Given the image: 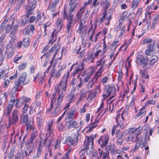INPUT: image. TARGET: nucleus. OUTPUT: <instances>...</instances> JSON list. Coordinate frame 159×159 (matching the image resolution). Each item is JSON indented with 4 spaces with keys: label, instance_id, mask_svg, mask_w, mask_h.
Listing matches in <instances>:
<instances>
[{
    "label": "nucleus",
    "instance_id": "nucleus-10",
    "mask_svg": "<svg viewBox=\"0 0 159 159\" xmlns=\"http://www.w3.org/2000/svg\"><path fill=\"white\" fill-rule=\"evenodd\" d=\"M19 117L18 115V111L14 110L12 113L11 117L9 119V125H11L16 123L18 121Z\"/></svg>",
    "mask_w": 159,
    "mask_h": 159
},
{
    "label": "nucleus",
    "instance_id": "nucleus-49",
    "mask_svg": "<svg viewBox=\"0 0 159 159\" xmlns=\"http://www.w3.org/2000/svg\"><path fill=\"white\" fill-rule=\"evenodd\" d=\"M46 76V75L44 74L38 80L39 81V84H42L43 83L45 82Z\"/></svg>",
    "mask_w": 159,
    "mask_h": 159
},
{
    "label": "nucleus",
    "instance_id": "nucleus-47",
    "mask_svg": "<svg viewBox=\"0 0 159 159\" xmlns=\"http://www.w3.org/2000/svg\"><path fill=\"white\" fill-rule=\"evenodd\" d=\"M18 152H19L20 153V156H21L22 157L21 159H24L27 156V152L25 151H18Z\"/></svg>",
    "mask_w": 159,
    "mask_h": 159
},
{
    "label": "nucleus",
    "instance_id": "nucleus-16",
    "mask_svg": "<svg viewBox=\"0 0 159 159\" xmlns=\"http://www.w3.org/2000/svg\"><path fill=\"white\" fill-rule=\"evenodd\" d=\"M36 0H29L28 5L26 8L27 11L33 13L34 11V9L36 7Z\"/></svg>",
    "mask_w": 159,
    "mask_h": 159
},
{
    "label": "nucleus",
    "instance_id": "nucleus-51",
    "mask_svg": "<svg viewBox=\"0 0 159 159\" xmlns=\"http://www.w3.org/2000/svg\"><path fill=\"white\" fill-rule=\"evenodd\" d=\"M22 99L25 104L29 103L31 101V99L30 98L23 97Z\"/></svg>",
    "mask_w": 159,
    "mask_h": 159
},
{
    "label": "nucleus",
    "instance_id": "nucleus-34",
    "mask_svg": "<svg viewBox=\"0 0 159 159\" xmlns=\"http://www.w3.org/2000/svg\"><path fill=\"white\" fill-rule=\"evenodd\" d=\"M140 0H133L132 2L131 8L133 9H135L138 6Z\"/></svg>",
    "mask_w": 159,
    "mask_h": 159
},
{
    "label": "nucleus",
    "instance_id": "nucleus-6",
    "mask_svg": "<svg viewBox=\"0 0 159 159\" xmlns=\"http://www.w3.org/2000/svg\"><path fill=\"white\" fill-rule=\"evenodd\" d=\"M63 69V66L61 65H58L57 67L55 68L53 67L50 73L51 76L49 80L53 76H55L57 78L60 77L62 70Z\"/></svg>",
    "mask_w": 159,
    "mask_h": 159
},
{
    "label": "nucleus",
    "instance_id": "nucleus-37",
    "mask_svg": "<svg viewBox=\"0 0 159 159\" xmlns=\"http://www.w3.org/2000/svg\"><path fill=\"white\" fill-rule=\"evenodd\" d=\"M25 0H20L19 1V2L18 3H19L18 5H17L14 8V11H18L20 9V7L25 2Z\"/></svg>",
    "mask_w": 159,
    "mask_h": 159
},
{
    "label": "nucleus",
    "instance_id": "nucleus-15",
    "mask_svg": "<svg viewBox=\"0 0 159 159\" xmlns=\"http://www.w3.org/2000/svg\"><path fill=\"white\" fill-rule=\"evenodd\" d=\"M148 59L147 57L141 56L140 57H138L136 58V62L139 65L143 66V67L147 64Z\"/></svg>",
    "mask_w": 159,
    "mask_h": 159
},
{
    "label": "nucleus",
    "instance_id": "nucleus-18",
    "mask_svg": "<svg viewBox=\"0 0 159 159\" xmlns=\"http://www.w3.org/2000/svg\"><path fill=\"white\" fill-rule=\"evenodd\" d=\"M11 39L8 42V43L6 46V49H9L12 47L16 46V42L17 41V38L16 37H10Z\"/></svg>",
    "mask_w": 159,
    "mask_h": 159
},
{
    "label": "nucleus",
    "instance_id": "nucleus-11",
    "mask_svg": "<svg viewBox=\"0 0 159 159\" xmlns=\"http://www.w3.org/2000/svg\"><path fill=\"white\" fill-rule=\"evenodd\" d=\"M137 138V142L135 146V150H138L139 147L143 148L146 145L145 139L144 138L143 136H141Z\"/></svg>",
    "mask_w": 159,
    "mask_h": 159
},
{
    "label": "nucleus",
    "instance_id": "nucleus-50",
    "mask_svg": "<svg viewBox=\"0 0 159 159\" xmlns=\"http://www.w3.org/2000/svg\"><path fill=\"white\" fill-rule=\"evenodd\" d=\"M135 130V133L136 134L135 138H138V135L141 133L142 128L139 127L137 128H136Z\"/></svg>",
    "mask_w": 159,
    "mask_h": 159
},
{
    "label": "nucleus",
    "instance_id": "nucleus-30",
    "mask_svg": "<svg viewBox=\"0 0 159 159\" xmlns=\"http://www.w3.org/2000/svg\"><path fill=\"white\" fill-rule=\"evenodd\" d=\"M100 4L105 9H108L109 7V2L107 0H101Z\"/></svg>",
    "mask_w": 159,
    "mask_h": 159
},
{
    "label": "nucleus",
    "instance_id": "nucleus-59",
    "mask_svg": "<svg viewBox=\"0 0 159 159\" xmlns=\"http://www.w3.org/2000/svg\"><path fill=\"white\" fill-rule=\"evenodd\" d=\"M26 127V129L27 130H28L30 128L32 125V122L31 121L29 122L27 121L26 123H25Z\"/></svg>",
    "mask_w": 159,
    "mask_h": 159
},
{
    "label": "nucleus",
    "instance_id": "nucleus-33",
    "mask_svg": "<svg viewBox=\"0 0 159 159\" xmlns=\"http://www.w3.org/2000/svg\"><path fill=\"white\" fill-rule=\"evenodd\" d=\"M53 142V140H48V139L47 137L45 139L44 144V145L49 148L50 147L52 143Z\"/></svg>",
    "mask_w": 159,
    "mask_h": 159
},
{
    "label": "nucleus",
    "instance_id": "nucleus-12",
    "mask_svg": "<svg viewBox=\"0 0 159 159\" xmlns=\"http://www.w3.org/2000/svg\"><path fill=\"white\" fill-rule=\"evenodd\" d=\"M34 30V26L32 25H29L27 26L23 31L24 34H28L29 36H32Z\"/></svg>",
    "mask_w": 159,
    "mask_h": 159
},
{
    "label": "nucleus",
    "instance_id": "nucleus-3",
    "mask_svg": "<svg viewBox=\"0 0 159 159\" xmlns=\"http://www.w3.org/2000/svg\"><path fill=\"white\" fill-rule=\"evenodd\" d=\"M27 76V73L26 72L23 73L20 76L19 79L15 81V87H14L12 90L13 91L15 89V92L18 91H20V89H19L20 84H22L23 85H25L27 84L28 82L26 80Z\"/></svg>",
    "mask_w": 159,
    "mask_h": 159
},
{
    "label": "nucleus",
    "instance_id": "nucleus-62",
    "mask_svg": "<svg viewBox=\"0 0 159 159\" xmlns=\"http://www.w3.org/2000/svg\"><path fill=\"white\" fill-rule=\"evenodd\" d=\"M17 100V98L16 97V95H15L14 94L12 95L11 96V101L12 102L14 103L16 100Z\"/></svg>",
    "mask_w": 159,
    "mask_h": 159
},
{
    "label": "nucleus",
    "instance_id": "nucleus-45",
    "mask_svg": "<svg viewBox=\"0 0 159 159\" xmlns=\"http://www.w3.org/2000/svg\"><path fill=\"white\" fill-rule=\"evenodd\" d=\"M94 85V81L93 80H91L90 81H89L88 84V85L87 86V88L89 89H90L92 88Z\"/></svg>",
    "mask_w": 159,
    "mask_h": 159
},
{
    "label": "nucleus",
    "instance_id": "nucleus-35",
    "mask_svg": "<svg viewBox=\"0 0 159 159\" xmlns=\"http://www.w3.org/2000/svg\"><path fill=\"white\" fill-rule=\"evenodd\" d=\"M158 60V57L156 56H153L151 57L150 64V65L153 66L154 63L157 62Z\"/></svg>",
    "mask_w": 159,
    "mask_h": 159
},
{
    "label": "nucleus",
    "instance_id": "nucleus-52",
    "mask_svg": "<svg viewBox=\"0 0 159 159\" xmlns=\"http://www.w3.org/2000/svg\"><path fill=\"white\" fill-rule=\"evenodd\" d=\"M81 46H76L73 50V53L77 54L81 50Z\"/></svg>",
    "mask_w": 159,
    "mask_h": 159
},
{
    "label": "nucleus",
    "instance_id": "nucleus-8",
    "mask_svg": "<svg viewBox=\"0 0 159 159\" xmlns=\"http://www.w3.org/2000/svg\"><path fill=\"white\" fill-rule=\"evenodd\" d=\"M85 21L83 19H81L77 30L78 33L84 35H86V31L88 29L87 25L84 24Z\"/></svg>",
    "mask_w": 159,
    "mask_h": 159
},
{
    "label": "nucleus",
    "instance_id": "nucleus-32",
    "mask_svg": "<svg viewBox=\"0 0 159 159\" xmlns=\"http://www.w3.org/2000/svg\"><path fill=\"white\" fill-rule=\"evenodd\" d=\"M43 147L41 143L39 144V146L37 149V152L36 154V157H39L41 154Z\"/></svg>",
    "mask_w": 159,
    "mask_h": 159
},
{
    "label": "nucleus",
    "instance_id": "nucleus-24",
    "mask_svg": "<svg viewBox=\"0 0 159 159\" xmlns=\"http://www.w3.org/2000/svg\"><path fill=\"white\" fill-rule=\"evenodd\" d=\"M98 122V120H95V121L93 124H90L88 126L89 129L87 131V133L90 132L93 128L96 127L97 126V124Z\"/></svg>",
    "mask_w": 159,
    "mask_h": 159
},
{
    "label": "nucleus",
    "instance_id": "nucleus-23",
    "mask_svg": "<svg viewBox=\"0 0 159 159\" xmlns=\"http://www.w3.org/2000/svg\"><path fill=\"white\" fill-rule=\"evenodd\" d=\"M28 116L27 115L24 114L23 113L21 115L20 117V121L21 123L25 124L28 121Z\"/></svg>",
    "mask_w": 159,
    "mask_h": 159
},
{
    "label": "nucleus",
    "instance_id": "nucleus-54",
    "mask_svg": "<svg viewBox=\"0 0 159 159\" xmlns=\"http://www.w3.org/2000/svg\"><path fill=\"white\" fill-rule=\"evenodd\" d=\"M36 109V107H34V105H31L30 108L29 113L30 114H33L35 111Z\"/></svg>",
    "mask_w": 159,
    "mask_h": 159
},
{
    "label": "nucleus",
    "instance_id": "nucleus-20",
    "mask_svg": "<svg viewBox=\"0 0 159 159\" xmlns=\"http://www.w3.org/2000/svg\"><path fill=\"white\" fill-rule=\"evenodd\" d=\"M121 24H119L115 29V30L117 32H120V36H121L123 35L124 33L125 32L126 30V26H124L122 27H121Z\"/></svg>",
    "mask_w": 159,
    "mask_h": 159
},
{
    "label": "nucleus",
    "instance_id": "nucleus-29",
    "mask_svg": "<svg viewBox=\"0 0 159 159\" xmlns=\"http://www.w3.org/2000/svg\"><path fill=\"white\" fill-rule=\"evenodd\" d=\"M145 108V107L144 106L142 108H141L140 110V111L136 115V116L138 117L141 116H143L145 115L146 112V111L144 110Z\"/></svg>",
    "mask_w": 159,
    "mask_h": 159
},
{
    "label": "nucleus",
    "instance_id": "nucleus-48",
    "mask_svg": "<svg viewBox=\"0 0 159 159\" xmlns=\"http://www.w3.org/2000/svg\"><path fill=\"white\" fill-rule=\"evenodd\" d=\"M154 41H153L152 39L150 38H146L145 39H144L143 41V42L142 43V44H149L151 42H153Z\"/></svg>",
    "mask_w": 159,
    "mask_h": 159
},
{
    "label": "nucleus",
    "instance_id": "nucleus-46",
    "mask_svg": "<svg viewBox=\"0 0 159 159\" xmlns=\"http://www.w3.org/2000/svg\"><path fill=\"white\" fill-rule=\"evenodd\" d=\"M14 153V149H11L7 155V157L9 159H13V158Z\"/></svg>",
    "mask_w": 159,
    "mask_h": 159
},
{
    "label": "nucleus",
    "instance_id": "nucleus-57",
    "mask_svg": "<svg viewBox=\"0 0 159 159\" xmlns=\"http://www.w3.org/2000/svg\"><path fill=\"white\" fill-rule=\"evenodd\" d=\"M5 30L7 33H9L11 30V25H7L5 26Z\"/></svg>",
    "mask_w": 159,
    "mask_h": 159
},
{
    "label": "nucleus",
    "instance_id": "nucleus-64",
    "mask_svg": "<svg viewBox=\"0 0 159 159\" xmlns=\"http://www.w3.org/2000/svg\"><path fill=\"white\" fill-rule=\"evenodd\" d=\"M58 128L59 130L62 131L64 129L62 124L60 123H58Z\"/></svg>",
    "mask_w": 159,
    "mask_h": 159
},
{
    "label": "nucleus",
    "instance_id": "nucleus-58",
    "mask_svg": "<svg viewBox=\"0 0 159 159\" xmlns=\"http://www.w3.org/2000/svg\"><path fill=\"white\" fill-rule=\"evenodd\" d=\"M29 107L28 104H25L23 109V113H25Z\"/></svg>",
    "mask_w": 159,
    "mask_h": 159
},
{
    "label": "nucleus",
    "instance_id": "nucleus-43",
    "mask_svg": "<svg viewBox=\"0 0 159 159\" xmlns=\"http://www.w3.org/2000/svg\"><path fill=\"white\" fill-rule=\"evenodd\" d=\"M14 48V47H12L11 48H10L9 49H7V52H8V55L10 57H11L14 54V52L13 50Z\"/></svg>",
    "mask_w": 159,
    "mask_h": 159
},
{
    "label": "nucleus",
    "instance_id": "nucleus-9",
    "mask_svg": "<svg viewBox=\"0 0 159 159\" xmlns=\"http://www.w3.org/2000/svg\"><path fill=\"white\" fill-rule=\"evenodd\" d=\"M87 140H85L84 144L86 146V151L87 152L88 150L90 148L92 149L93 145V141L94 139V136L91 135L90 136H87Z\"/></svg>",
    "mask_w": 159,
    "mask_h": 159
},
{
    "label": "nucleus",
    "instance_id": "nucleus-38",
    "mask_svg": "<svg viewBox=\"0 0 159 159\" xmlns=\"http://www.w3.org/2000/svg\"><path fill=\"white\" fill-rule=\"evenodd\" d=\"M22 43L23 46L25 48H27L30 45V43L28 38L24 39Z\"/></svg>",
    "mask_w": 159,
    "mask_h": 159
},
{
    "label": "nucleus",
    "instance_id": "nucleus-60",
    "mask_svg": "<svg viewBox=\"0 0 159 159\" xmlns=\"http://www.w3.org/2000/svg\"><path fill=\"white\" fill-rule=\"evenodd\" d=\"M16 32L17 30L12 29V30L11 31L9 35V37H16V36H15V35L16 33Z\"/></svg>",
    "mask_w": 159,
    "mask_h": 159
},
{
    "label": "nucleus",
    "instance_id": "nucleus-7",
    "mask_svg": "<svg viewBox=\"0 0 159 159\" xmlns=\"http://www.w3.org/2000/svg\"><path fill=\"white\" fill-rule=\"evenodd\" d=\"M77 143V136L75 135L74 136H68L66 137L65 142L64 143H66L69 147H71L72 146H75Z\"/></svg>",
    "mask_w": 159,
    "mask_h": 159
},
{
    "label": "nucleus",
    "instance_id": "nucleus-41",
    "mask_svg": "<svg viewBox=\"0 0 159 159\" xmlns=\"http://www.w3.org/2000/svg\"><path fill=\"white\" fill-rule=\"evenodd\" d=\"M23 100L22 98H19L17 100L16 102V107L17 108L20 107L22 105Z\"/></svg>",
    "mask_w": 159,
    "mask_h": 159
},
{
    "label": "nucleus",
    "instance_id": "nucleus-31",
    "mask_svg": "<svg viewBox=\"0 0 159 159\" xmlns=\"http://www.w3.org/2000/svg\"><path fill=\"white\" fill-rule=\"evenodd\" d=\"M53 124V121H50L48 122L47 126V128L48 130L49 131V133L50 134H51L53 132L52 129V128Z\"/></svg>",
    "mask_w": 159,
    "mask_h": 159
},
{
    "label": "nucleus",
    "instance_id": "nucleus-61",
    "mask_svg": "<svg viewBox=\"0 0 159 159\" xmlns=\"http://www.w3.org/2000/svg\"><path fill=\"white\" fill-rule=\"evenodd\" d=\"M37 135V134L36 132L35 131L33 132L31 134L30 139L34 140L35 139Z\"/></svg>",
    "mask_w": 159,
    "mask_h": 159
},
{
    "label": "nucleus",
    "instance_id": "nucleus-25",
    "mask_svg": "<svg viewBox=\"0 0 159 159\" xmlns=\"http://www.w3.org/2000/svg\"><path fill=\"white\" fill-rule=\"evenodd\" d=\"M68 98L70 100V102H72L75 100L76 97L72 91L70 92L68 95Z\"/></svg>",
    "mask_w": 159,
    "mask_h": 159
},
{
    "label": "nucleus",
    "instance_id": "nucleus-36",
    "mask_svg": "<svg viewBox=\"0 0 159 159\" xmlns=\"http://www.w3.org/2000/svg\"><path fill=\"white\" fill-rule=\"evenodd\" d=\"M121 117L120 115L117 116L116 117V121L117 123V125L120 126L123 125V120H120Z\"/></svg>",
    "mask_w": 159,
    "mask_h": 159
},
{
    "label": "nucleus",
    "instance_id": "nucleus-1",
    "mask_svg": "<svg viewBox=\"0 0 159 159\" xmlns=\"http://www.w3.org/2000/svg\"><path fill=\"white\" fill-rule=\"evenodd\" d=\"M76 0H70L69 6L70 8L68 10L69 13L66 11V5L64 8L63 16L65 19H66L67 21V23L66 25L67 32L68 33L71 30V28L73 27L74 24H76L75 19H74V16L71 13L73 12L77 8L78 4L76 2Z\"/></svg>",
    "mask_w": 159,
    "mask_h": 159
},
{
    "label": "nucleus",
    "instance_id": "nucleus-19",
    "mask_svg": "<svg viewBox=\"0 0 159 159\" xmlns=\"http://www.w3.org/2000/svg\"><path fill=\"white\" fill-rule=\"evenodd\" d=\"M66 124L68 125V129L71 128H77L78 126L77 123L75 121L73 120L67 122Z\"/></svg>",
    "mask_w": 159,
    "mask_h": 159
},
{
    "label": "nucleus",
    "instance_id": "nucleus-26",
    "mask_svg": "<svg viewBox=\"0 0 159 159\" xmlns=\"http://www.w3.org/2000/svg\"><path fill=\"white\" fill-rule=\"evenodd\" d=\"M4 50V48L3 46H0V66L3 64L4 57L2 55L3 52Z\"/></svg>",
    "mask_w": 159,
    "mask_h": 159
},
{
    "label": "nucleus",
    "instance_id": "nucleus-55",
    "mask_svg": "<svg viewBox=\"0 0 159 159\" xmlns=\"http://www.w3.org/2000/svg\"><path fill=\"white\" fill-rule=\"evenodd\" d=\"M84 12L81 11L80 10L76 14V16L77 19H80L81 18L82 15Z\"/></svg>",
    "mask_w": 159,
    "mask_h": 159
},
{
    "label": "nucleus",
    "instance_id": "nucleus-53",
    "mask_svg": "<svg viewBox=\"0 0 159 159\" xmlns=\"http://www.w3.org/2000/svg\"><path fill=\"white\" fill-rule=\"evenodd\" d=\"M75 110H71L68 113L67 118L69 119H71L72 118L74 114Z\"/></svg>",
    "mask_w": 159,
    "mask_h": 159
},
{
    "label": "nucleus",
    "instance_id": "nucleus-63",
    "mask_svg": "<svg viewBox=\"0 0 159 159\" xmlns=\"http://www.w3.org/2000/svg\"><path fill=\"white\" fill-rule=\"evenodd\" d=\"M82 71L81 70H79V69L77 67L76 69L75 70V72L73 73V75L74 76L76 74H77L78 75L77 76V79L79 78V77L80 76L79 74L81 73Z\"/></svg>",
    "mask_w": 159,
    "mask_h": 159
},
{
    "label": "nucleus",
    "instance_id": "nucleus-17",
    "mask_svg": "<svg viewBox=\"0 0 159 159\" xmlns=\"http://www.w3.org/2000/svg\"><path fill=\"white\" fill-rule=\"evenodd\" d=\"M155 48L154 42H151L147 45V49L145 51V54L148 55H150L154 50Z\"/></svg>",
    "mask_w": 159,
    "mask_h": 159
},
{
    "label": "nucleus",
    "instance_id": "nucleus-22",
    "mask_svg": "<svg viewBox=\"0 0 159 159\" xmlns=\"http://www.w3.org/2000/svg\"><path fill=\"white\" fill-rule=\"evenodd\" d=\"M13 106V104H10L8 105L4 112L6 116H7L9 115L12 110Z\"/></svg>",
    "mask_w": 159,
    "mask_h": 159
},
{
    "label": "nucleus",
    "instance_id": "nucleus-39",
    "mask_svg": "<svg viewBox=\"0 0 159 159\" xmlns=\"http://www.w3.org/2000/svg\"><path fill=\"white\" fill-rule=\"evenodd\" d=\"M135 138L134 136H133V135H129V136L127 137H126L125 139V140L127 142H130V141H133V142L135 140Z\"/></svg>",
    "mask_w": 159,
    "mask_h": 159
},
{
    "label": "nucleus",
    "instance_id": "nucleus-13",
    "mask_svg": "<svg viewBox=\"0 0 159 159\" xmlns=\"http://www.w3.org/2000/svg\"><path fill=\"white\" fill-rule=\"evenodd\" d=\"M107 9H105L103 15H105L106 20L107 21V22L105 23V25H108L110 23V20L111 19V16L112 14L113 10L110 9L108 12H107Z\"/></svg>",
    "mask_w": 159,
    "mask_h": 159
},
{
    "label": "nucleus",
    "instance_id": "nucleus-40",
    "mask_svg": "<svg viewBox=\"0 0 159 159\" xmlns=\"http://www.w3.org/2000/svg\"><path fill=\"white\" fill-rule=\"evenodd\" d=\"M8 135H5L3 136V140L2 143V146L5 148L8 142Z\"/></svg>",
    "mask_w": 159,
    "mask_h": 159
},
{
    "label": "nucleus",
    "instance_id": "nucleus-28",
    "mask_svg": "<svg viewBox=\"0 0 159 159\" xmlns=\"http://www.w3.org/2000/svg\"><path fill=\"white\" fill-rule=\"evenodd\" d=\"M56 48L55 46L52 47L48 53L41 57V59L42 60L44 56H45V57H48V58H49V57L51 55L52 52L55 50Z\"/></svg>",
    "mask_w": 159,
    "mask_h": 159
},
{
    "label": "nucleus",
    "instance_id": "nucleus-4",
    "mask_svg": "<svg viewBox=\"0 0 159 159\" xmlns=\"http://www.w3.org/2000/svg\"><path fill=\"white\" fill-rule=\"evenodd\" d=\"M116 94V89L115 87L111 86L109 87L108 89L104 91L103 95V97L105 98H107L109 96H111L108 101H109L114 97Z\"/></svg>",
    "mask_w": 159,
    "mask_h": 159
},
{
    "label": "nucleus",
    "instance_id": "nucleus-56",
    "mask_svg": "<svg viewBox=\"0 0 159 159\" xmlns=\"http://www.w3.org/2000/svg\"><path fill=\"white\" fill-rule=\"evenodd\" d=\"M26 66V63H23L20 64L18 66V70H21L24 69Z\"/></svg>",
    "mask_w": 159,
    "mask_h": 159
},
{
    "label": "nucleus",
    "instance_id": "nucleus-27",
    "mask_svg": "<svg viewBox=\"0 0 159 159\" xmlns=\"http://www.w3.org/2000/svg\"><path fill=\"white\" fill-rule=\"evenodd\" d=\"M106 149L107 150H109L111 152H113L115 150V145L110 143L106 147Z\"/></svg>",
    "mask_w": 159,
    "mask_h": 159
},
{
    "label": "nucleus",
    "instance_id": "nucleus-42",
    "mask_svg": "<svg viewBox=\"0 0 159 159\" xmlns=\"http://www.w3.org/2000/svg\"><path fill=\"white\" fill-rule=\"evenodd\" d=\"M56 24L58 27H59L60 29H61L63 25L62 19L60 18H58L56 22Z\"/></svg>",
    "mask_w": 159,
    "mask_h": 159
},
{
    "label": "nucleus",
    "instance_id": "nucleus-44",
    "mask_svg": "<svg viewBox=\"0 0 159 159\" xmlns=\"http://www.w3.org/2000/svg\"><path fill=\"white\" fill-rule=\"evenodd\" d=\"M61 143V139L60 138H58L56 140V143L55 145V149L59 148Z\"/></svg>",
    "mask_w": 159,
    "mask_h": 159
},
{
    "label": "nucleus",
    "instance_id": "nucleus-2",
    "mask_svg": "<svg viewBox=\"0 0 159 159\" xmlns=\"http://www.w3.org/2000/svg\"><path fill=\"white\" fill-rule=\"evenodd\" d=\"M69 76V72L68 71L66 74H65L62 77V80L60 81L59 85H57L55 87V93L58 95L57 101L59 102H61L62 101L65 94Z\"/></svg>",
    "mask_w": 159,
    "mask_h": 159
},
{
    "label": "nucleus",
    "instance_id": "nucleus-14",
    "mask_svg": "<svg viewBox=\"0 0 159 159\" xmlns=\"http://www.w3.org/2000/svg\"><path fill=\"white\" fill-rule=\"evenodd\" d=\"M109 138L107 135H105L101 136L98 141V143L100 144L101 148L106 147L107 145Z\"/></svg>",
    "mask_w": 159,
    "mask_h": 159
},
{
    "label": "nucleus",
    "instance_id": "nucleus-21",
    "mask_svg": "<svg viewBox=\"0 0 159 159\" xmlns=\"http://www.w3.org/2000/svg\"><path fill=\"white\" fill-rule=\"evenodd\" d=\"M33 13L27 11V13L25 15L23 16L22 19V24L24 25L27 22H29V18L30 16Z\"/></svg>",
    "mask_w": 159,
    "mask_h": 159
},
{
    "label": "nucleus",
    "instance_id": "nucleus-5",
    "mask_svg": "<svg viewBox=\"0 0 159 159\" xmlns=\"http://www.w3.org/2000/svg\"><path fill=\"white\" fill-rule=\"evenodd\" d=\"M56 101V99H54V98L52 99L50 107L48 110V111H50L52 107L54 106V108H55V109L52 113V115L54 116H57L59 114L60 110L61 107V105L60 104L61 102H58V104H57L56 103L55 105L54 102H55Z\"/></svg>",
    "mask_w": 159,
    "mask_h": 159
}]
</instances>
